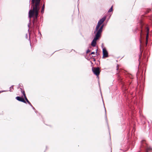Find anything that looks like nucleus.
Wrapping results in <instances>:
<instances>
[{"mask_svg": "<svg viewBox=\"0 0 152 152\" xmlns=\"http://www.w3.org/2000/svg\"><path fill=\"white\" fill-rule=\"evenodd\" d=\"M41 0H32L31 3V9L30 10L28 13V17L31 18L34 15L33 18V23L34 26L38 27L37 17L40 8V1Z\"/></svg>", "mask_w": 152, "mask_h": 152, "instance_id": "obj_1", "label": "nucleus"}, {"mask_svg": "<svg viewBox=\"0 0 152 152\" xmlns=\"http://www.w3.org/2000/svg\"><path fill=\"white\" fill-rule=\"evenodd\" d=\"M92 70L94 73L97 76L99 75L100 71L99 67H92Z\"/></svg>", "mask_w": 152, "mask_h": 152, "instance_id": "obj_2", "label": "nucleus"}, {"mask_svg": "<svg viewBox=\"0 0 152 152\" xmlns=\"http://www.w3.org/2000/svg\"><path fill=\"white\" fill-rule=\"evenodd\" d=\"M100 37L95 35L93 40L92 41L91 43V45L93 47H95L96 44V40L99 39Z\"/></svg>", "mask_w": 152, "mask_h": 152, "instance_id": "obj_3", "label": "nucleus"}, {"mask_svg": "<svg viewBox=\"0 0 152 152\" xmlns=\"http://www.w3.org/2000/svg\"><path fill=\"white\" fill-rule=\"evenodd\" d=\"M103 27V26H102L97 31V32H96V35L97 36L100 37V34L102 31V29Z\"/></svg>", "mask_w": 152, "mask_h": 152, "instance_id": "obj_4", "label": "nucleus"}, {"mask_svg": "<svg viewBox=\"0 0 152 152\" xmlns=\"http://www.w3.org/2000/svg\"><path fill=\"white\" fill-rule=\"evenodd\" d=\"M103 27V26H102L97 31V32H96V35L97 36L100 37V34L102 31V29Z\"/></svg>", "mask_w": 152, "mask_h": 152, "instance_id": "obj_5", "label": "nucleus"}, {"mask_svg": "<svg viewBox=\"0 0 152 152\" xmlns=\"http://www.w3.org/2000/svg\"><path fill=\"white\" fill-rule=\"evenodd\" d=\"M103 58L104 57H108V53L107 51L106 50L103 49Z\"/></svg>", "mask_w": 152, "mask_h": 152, "instance_id": "obj_6", "label": "nucleus"}, {"mask_svg": "<svg viewBox=\"0 0 152 152\" xmlns=\"http://www.w3.org/2000/svg\"><path fill=\"white\" fill-rule=\"evenodd\" d=\"M16 99L19 101L24 102V103H26V101L24 99L21 97L19 96L16 97Z\"/></svg>", "mask_w": 152, "mask_h": 152, "instance_id": "obj_7", "label": "nucleus"}, {"mask_svg": "<svg viewBox=\"0 0 152 152\" xmlns=\"http://www.w3.org/2000/svg\"><path fill=\"white\" fill-rule=\"evenodd\" d=\"M106 19V18L105 17H103L101 19L99 20L98 22V24L100 25H101L102 23L104 22V21Z\"/></svg>", "mask_w": 152, "mask_h": 152, "instance_id": "obj_8", "label": "nucleus"}, {"mask_svg": "<svg viewBox=\"0 0 152 152\" xmlns=\"http://www.w3.org/2000/svg\"><path fill=\"white\" fill-rule=\"evenodd\" d=\"M146 31L147 32V35H146V39L147 40L148 37V34H149V28L148 27H147L146 28Z\"/></svg>", "mask_w": 152, "mask_h": 152, "instance_id": "obj_9", "label": "nucleus"}, {"mask_svg": "<svg viewBox=\"0 0 152 152\" xmlns=\"http://www.w3.org/2000/svg\"><path fill=\"white\" fill-rule=\"evenodd\" d=\"M100 25L99 24H98V23L97 25L96 26V29H95V30L94 31V33L95 34L96 33V32H97V31L98 30L99 28Z\"/></svg>", "mask_w": 152, "mask_h": 152, "instance_id": "obj_10", "label": "nucleus"}, {"mask_svg": "<svg viewBox=\"0 0 152 152\" xmlns=\"http://www.w3.org/2000/svg\"><path fill=\"white\" fill-rule=\"evenodd\" d=\"M44 9H45V4H44L42 7V9L41 10V12L43 14L44 12Z\"/></svg>", "mask_w": 152, "mask_h": 152, "instance_id": "obj_11", "label": "nucleus"}, {"mask_svg": "<svg viewBox=\"0 0 152 152\" xmlns=\"http://www.w3.org/2000/svg\"><path fill=\"white\" fill-rule=\"evenodd\" d=\"M20 89H21V91L22 92V94H23V95L24 96V98H25V97H26V94H25V91L23 90H23L22 89V88H20Z\"/></svg>", "mask_w": 152, "mask_h": 152, "instance_id": "obj_12", "label": "nucleus"}, {"mask_svg": "<svg viewBox=\"0 0 152 152\" xmlns=\"http://www.w3.org/2000/svg\"><path fill=\"white\" fill-rule=\"evenodd\" d=\"M25 100H26V102H27V103L31 106H32V104H31V103L29 102V101L28 100V99H27L26 97H25V98H24Z\"/></svg>", "mask_w": 152, "mask_h": 152, "instance_id": "obj_13", "label": "nucleus"}, {"mask_svg": "<svg viewBox=\"0 0 152 152\" xmlns=\"http://www.w3.org/2000/svg\"><path fill=\"white\" fill-rule=\"evenodd\" d=\"M149 151L152 152V148L148 147L147 148V152H149Z\"/></svg>", "mask_w": 152, "mask_h": 152, "instance_id": "obj_14", "label": "nucleus"}, {"mask_svg": "<svg viewBox=\"0 0 152 152\" xmlns=\"http://www.w3.org/2000/svg\"><path fill=\"white\" fill-rule=\"evenodd\" d=\"M13 90V86H12L10 88V91H12Z\"/></svg>", "mask_w": 152, "mask_h": 152, "instance_id": "obj_15", "label": "nucleus"}, {"mask_svg": "<svg viewBox=\"0 0 152 152\" xmlns=\"http://www.w3.org/2000/svg\"><path fill=\"white\" fill-rule=\"evenodd\" d=\"M113 11V6L110 8V9L108 11V12H111Z\"/></svg>", "mask_w": 152, "mask_h": 152, "instance_id": "obj_16", "label": "nucleus"}, {"mask_svg": "<svg viewBox=\"0 0 152 152\" xmlns=\"http://www.w3.org/2000/svg\"><path fill=\"white\" fill-rule=\"evenodd\" d=\"M30 20H29V23H28V26L29 27L30 26Z\"/></svg>", "mask_w": 152, "mask_h": 152, "instance_id": "obj_17", "label": "nucleus"}, {"mask_svg": "<svg viewBox=\"0 0 152 152\" xmlns=\"http://www.w3.org/2000/svg\"><path fill=\"white\" fill-rule=\"evenodd\" d=\"M90 52V50H87L86 51V53H88V52Z\"/></svg>", "mask_w": 152, "mask_h": 152, "instance_id": "obj_18", "label": "nucleus"}, {"mask_svg": "<svg viewBox=\"0 0 152 152\" xmlns=\"http://www.w3.org/2000/svg\"><path fill=\"white\" fill-rule=\"evenodd\" d=\"M95 54V52H92L91 53V54Z\"/></svg>", "mask_w": 152, "mask_h": 152, "instance_id": "obj_19", "label": "nucleus"}, {"mask_svg": "<svg viewBox=\"0 0 152 152\" xmlns=\"http://www.w3.org/2000/svg\"><path fill=\"white\" fill-rule=\"evenodd\" d=\"M142 30H141V33H140V37H141V35H142Z\"/></svg>", "mask_w": 152, "mask_h": 152, "instance_id": "obj_20", "label": "nucleus"}, {"mask_svg": "<svg viewBox=\"0 0 152 152\" xmlns=\"http://www.w3.org/2000/svg\"><path fill=\"white\" fill-rule=\"evenodd\" d=\"M117 70H118V65L117 66Z\"/></svg>", "mask_w": 152, "mask_h": 152, "instance_id": "obj_21", "label": "nucleus"}, {"mask_svg": "<svg viewBox=\"0 0 152 152\" xmlns=\"http://www.w3.org/2000/svg\"><path fill=\"white\" fill-rule=\"evenodd\" d=\"M31 107L33 108V109H35L34 108V107H33V106H31Z\"/></svg>", "mask_w": 152, "mask_h": 152, "instance_id": "obj_22", "label": "nucleus"}, {"mask_svg": "<svg viewBox=\"0 0 152 152\" xmlns=\"http://www.w3.org/2000/svg\"><path fill=\"white\" fill-rule=\"evenodd\" d=\"M2 91V92H3V91Z\"/></svg>", "mask_w": 152, "mask_h": 152, "instance_id": "obj_23", "label": "nucleus"}, {"mask_svg": "<svg viewBox=\"0 0 152 152\" xmlns=\"http://www.w3.org/2000/svg\"><path fill=\"white\" fill-rule=\"evenodd\" d=\"M140 42L141 43V41L140 40Z\"/></svg>", "mask_w": 152, "mask_h": 152, "instance_id": "obj_24", "label": "nucleus"}]
</instances>
